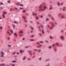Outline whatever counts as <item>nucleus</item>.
<instances>
[{
    "label": "nucleus",
    "mask_w": 66,
    "mask_h": 66,
    "mask_svg": "<svg viewBox=\"0 0 66 66\" xmlns=\"http://www.w3.org/2000/svg\"><path fill=\"white\" fill-rule=\"evenodd\" d=\"M53 26H54V25H52V27H50V28L51 29H53Z\"/></svg>",
    "instance_id": "39448f33"
},
{
    "label": "nucleus",
    "mask_w": 66,
    "mask_h": 66,
    "mask_svg": "<svg viewBox=\"0 0 66 66\" xmlns=\"http://www.w3.org/2000/svg\"><path fill=\"white\" fill-rule=\"evenodd\" d=\"M15 65V64H12V66H14Z\"/></svg>",
    "instance_id": "603ef678"
},
{
    "label": "nucleus",
    "mask_w": 66,
    "mask_h": 66,
    "mask_svg": "<svg viewBox=\"0 0 66 66\" xmlns=\"http://www.w3.org/2000/svg\"><path fill=\"white\" fill-rule=\"evenodd\" d=\"M52 19H53V20H54V19H53V17H52Z\"/></svg>",
    "instance_id": "4d7b16f0"
},
{
    "label": "nucleus",
    "mask_w": 66,
    "mask_h": 66,
    "mask_svg": "<svg viewBox=\"0 0 66 66\" xmlns=\"http://www.w3.org/2000/svg\"><path fill=\"white\" fill-rule=\"evenodd\" d=\"M40 17H41V18H42V17H43V16L42 15L40 16Z\"/></svg>",
    "instance_id": "6e6d98bb"
},
{
    "label": "nucleus",
    "mask_w": 66,
    "mask_h": 66,
    "mask_svg": "<svg viewBox=\"0 0 66 66\" xmlns=\"http://www.w3.org/2000/svg\"><path fill=\"white\" fill-rule=\"evenodd\" d=\"M12 11H14V9L12 10V8H11V9H10V11H12Z\"/></svg>",
    "instance_id": "f704fd0d"
},
{
    "label": "nucleus",
    "mask_w": 66,
    "mask_h": 66,
    "mask_svg": "<svg viewBox=\"0 0 66 66\" xmlns=\"http://www.w3.org/2000/svg\"><path fill=\"white\" fill-rule=\"evenodd\" d=\"M54 50H55V52H56V50L55 49V48Z\"/></svg>",
    "instance_id": "864d4df0"
},
{
    "label": "nucleus",
    "mask_w": 66,
    "mask_h": 66,
    "mask_svg": "<svg viewBox=\"0 0 66 66\" xmlns=\"http://www.w3.org/2000/svg\"><path fill=\"white\" fill-rule=\"evenodd\" d=\"M41 26L42 28H43V26L42 25H41Z\"/></svg>",
    "instance_id": "680f3d73"
},
{
    "label": "nucleus",
    "mask_w": 66,
    "mask_h": 66,
    "mask_svg": "<svg viewBox=\"0 0 66 66\" xmlns=\"http://www.w3.org/2000/svg\"><path fill=\"white\" fill-rule=\"evenodd\" d=\"M2 55L1 56V57H3V56H4V55Z\"/></svg>",
    "instance_id": "cd10ccee"
},
{
    "label": "nucleus",
    "mask_w": 66,
    "mask_h": 66,
    "mask_svg": "<svg viewBox=\"0 0 66 66\" xmlns=\"http://www.w3.org/2000/svg\"><path fill=\"white\" fill-rule=\"evenodd\" d=\"M50 60V59H47L45 61H49Z\"/></svg>",
    "instance_id": "e433bc0d"
},
{
    "label": "nucleus",
    "mask_w": 66,
    "mask_h": 66,
    "mask_svg": "<svg viewBox=\"0 0 66 66\" xmlns=\"http://www.w3.org/2000/svg\"><path fill=\"white\" fill-rule=\"evenodd\" d=\"M60 38L62 40H63V39H64V37H63V36H61L60 37Z\"/></svg>",
    "instance_id": "7ed1b4c3"
},
{
    "label": "nucleus",
    "mask_w": 66,
    "mask_h": 66,
    "mask_svg": "<svg viewBox=\"0 0 66 66\" xmlns=\"http://www.w3.org/2000/svg\"><path fill=\"white\" fill-rule=\"evenodd\" d=\"M0 29H1V30H2V27H0Z\"/></svg>",
    "instance_id": "a18cd8bd"
},
{
    "label": "nucleus",
    "mask_w": 66,
    "mask_h": 66,
    "mask_svg": "<svg viewBox=\"0 0 66 66\" xmlns=\"http://www.w3.org/2000/svg\"><path fill=\"white\" fill-rule=\"evenodd\" d=\"M13 28H15V26H14V25H13Z\"/></svg>",
    "instance_id": "79ce46f5"
},
{
    "label": "nucleus",
    "mask_w": 66,
    "mask_h": 66,
    "mask_svg": "<svg viewBox=\"0 0 66 66\" xmlns=\"http://www.w3.org/2000/svg\"><path fill=\"white\" fill-rule=\"evenodd\" d=\"M23 33V32L22 31V30H21L19 32L20 33Z\"/></svg>",
    "instance_id": "4468645a"
},
{
    "label": "nucleus",
    "mask_w": 66,
    "mask_h": 66,
    "mask_svg": "<svg viewBox=\"0 0 66 66\" xmlns=\"http://www.w3.org/2000/svg\"><path fill=\"white\" fill-rule=\"evenodd\" d=\"M47 66H49V64H48L47 65Z\"/></svg>",
    "instance_id": "774afa93"
},
{
    "label": "nucleus",
    "mask_w": 66,
    "mask_h": 66,
    "mask_svg": "<svg viewBox=\"0 0 66 66\" xmlns=\"http://www.w3.org/2000/svg\"><path fill=\"white\" fill-rule=\"evenodd\" d=\"M14 35L15 36H17V34L16 33H14Z\"/></svg>",
    "instance_id": "423d86ee"
},
{
    "label": "nucleus",
    "mask_w": 66,
    "mask_h": 66,
    "mask_svg": "<svg viewBox=\"0 0 66 66\" xmlns=\"http://www.w3.org/2000/svg\"><path fill=\"white\" fill-rule=\"evenodd\" d=\"M16 10H17L18 9L16 8H14Z\"/></svg>",
    "instance_id": "58836bf2"
},
{
    "label": "nucleus",
    "mask_w": 66,
    "mask_h": 66,
    "mask_svg": "<svg viewBox=\"0 0 66 66\" xmlns=\"http://www.w3.org/2000/svg\"><path fill=\"white\" fill-rule=\"evenodd\" d=\"M60 4V5H62L63 4V3H61V4Z\"/></svg>",
    "instance_id": "3c124183"
},
{
    "label": "nucleus",
    "mask_w": 66,
    "mask_h": 66,
    "mask_svg": "<svg viewBox=\"0 0 66 66\" xmlns=\"http://www.w3.org/2000/svg\"><path fill=\"white\" fill-rule=\"evenodd\" d=\"M39 35H40V36H42V35L40 34H39Z\"/></svg>",
    "instance_id": "bf43d9fd"
},
{
    "label": "nucleus",
    "mask_w": 66,
    "mask_h": 66,
    "mask_svg": "<svg viewBox=\"0 0 66 66\" xmlns=\"http://www.w3.org/2000/svg\"><path fill=\"white\" fill-rule=\"evenodd\" d=\"M30 27H31V28L32 30H34V29L33 27H32L31 26H30Z\"/></svg>",
    "instance_id": "b1692460"
},
{
    "label": "nucleus",
    "mask_w": 66,
    "mask_h": 66,
    "mask_svg": "<svg viewBox=\"0 0 66 66\" xmlns=\"http://www.w3.org/2000/svg\"><path fill=\"white\" fill-rule=\"evenodd\" d=\"M1 54H2V55H4V52H3L2 51Z\"/></svg>",
    "instance_id": "0eeeda50"
},
{
    "label": "nucleus",
    "mask_w": 66,
    "mask_h": 66,
    "mask_svg": "<svg viewBox=\"0 0 66 66\" xmlns=\"http://www.w3.org/2000/svg\"><path fill=\"white\" fill-rule=\"evenodd\" d=\"M42 6V5H41L39 7V11H43L45 10V9H47L46 7L45 6L44 7V8L43 9H42L43 7H41Z\"/></svg>",
    "instance_id": "f257e3e1"
},
{
    "label": "nucleus",
    "mask_w": 66,
    "mask_h": 66,
    "mask_svg": "<svg viewBox=\"0 0 66 66\" xmlns=\"http://www.w3.org/2000/svg\"><path fill=\"white\" fill-rule=\"evenodd\" d=\"M53 23V22H50V23L52 24Z\"/></svg>",
    "instance_id": "ea45409f"
},
{
    "label": "nucleus",
    "mask_w": 66,
    "mask_h": 66,
    "mask_svg": "<svg viewBox=\"0 0 66 66\" xmlns=\"http://www.w3.org/2000/svg\"><path fill=\"white\" fill-rule=\"evenodd\" d=\"M4 66V64H1V66Z\"/></svg>",
    "instance_id": "5701e85b"
},
{
    "label": "nucleus",
    "mask_w": 66,
    "mask_h": 66,
    "mask_svg": "<svg viewBox=\"0 0 66 66\" xmlns=\"http://www.w3.org/2000/svg\"><path fill=\"white\" fill-rule=\"evenodd\" d=\"M38 17H37L36 18V19H38Z\"/></svg>",
    "instance_id": "4c0bfd02"
},
{
    "label": "nucleus",
    "mask_w": 66,
    "mask_h": 66,
    "mask_svg": "<svg viewBox=\"0 0 66 66\" xmlns=\"http://www.w3.org/2000/svg\"><path fill=\"white\" fill-rule=\"evenodd\" d=\"M28 52H31V51H28Z\"/></svg>",
    "instance_id": "e2e57ef3"
},
{
    "label": "nucleus",
    "mask_w": 66,
    "mask_h": 66,
    "mask_svg": "<svg viewBox=\"0 0 66 66\" xmlns=\"http://www.w3.org/2000/svg\"><path fill=\"white\" fill-rule=\"evenodd\" d=\"M22 17L23 18H24V19H26V18L24 17V16H23Z\"/></svg>",
    "instance_id": "412c9836"
},
{
    "label": "nucleus",
    "mask_w": 66,
    "mask_h": 66,
    "mask_svg": "<svg viewBox=\"0 0 66 66\" xmlns=\"http://www.w3.org/2000/svg\"><path fill=\"white\" fill-rule=\"evenodd\" d=\"M38 52H40V50H38Z\"/></svg>",
    "instance_id": "c85d7f7f"
},
{
    "label": "nucleus",
    "mask_w": 66,
    "mask_h": 66,
    "mask_svg": "<svg viewBox=\"0 0 66 66\" xmlns=\"http://www.w3.org/2000/svg\"><path fill=\"white\" fill-rule=\"evenodd\" d=\"M54 45H55V44H53L52 45V46H53V47H54Z\"/></svg>",
    "instance_id": "c03bdc74"
},
{
    "label": "nucleus",
    "mask_w": 66,
    "mask_h": 66,
    "mask_svg": "<svg viewBox=\"0 0 66 66\" xmlns=\"http://www.w3.org/2000/svg\"><path fill=\"white\" fill-rule=\"evenodd\" d=\"M19 9L20 10H22V9H23V8H20Z\"/></svg>",
    "instance_id": "c756f323"
},
{
    "label": "nucleus",
    "mask_w": 66,
    "mask_h": 66,
    "mask_svg": "<svg viewBox=\"0 0 66 66\" xmlns=\"http://www.w3.org/2000/svg\"><path fill=\"white\" fill-rule=\"evenodd\" d=\"M14 23H18L16 21H14Z\"/></svg>",
    "instance_id": "6ab92c4d"
},
{
    "label": "nucleus",
    "mask_w": 66,
    "mask_h": 66,
    "mask_svg": "<svg viewBox=\"0 0 66 66\" xmlns=\"http://www.w3.org/2000/svg\"><path fill=\"white\" fill-rule=\"evenodd\" d=\"M42 33L43 34H44V32L43 30H42Z\"/></svg>",
    "instance_id": "aec40b11"
},
{
    "label": "nucleus",
    "mask_w": 66,
    "mask_h": 66,
    "mask_svg": "<svg viewBox=\"0 0 66 66\" xmlns=\"http://www.w3.org/2000/svg\"><path fill=\"white\" fill-rule=\"evenodd\" d=\"M17 54H19V53H18V52H17Z\"/></svg>",
    "instance_id": "338daca9"
},
{
    "label": "nucleus",
    "mask_w": 66,
    "mask_h": 66,
    "mask_svg": "<svg viewBox=\"0 0 66 66\" xmlns=\"http://www.w3.org/2000/svg\"><path fill=\"white\" fill-rule=\"evenodd\" d=\"M49 48V49H50L51 48V46H50L49 47H48Z\"/></svg>",
    "instance_id": "473e14b6"
},
{
    "label": "nucleus",
    "mask_w": 66,
    "mask_h": 66,
    "mask_svg": "<svg viewBox=\"0 0 66 66\" xmlns=\"http://www.w3.org/2000/svg\"><path fill=\"white\" fill-rule=\"evenodd\" d=\"M41 46H42V45H40L39 46H37V48H40Z\"/></svg>",
    "instance_id": "ddd939ff"
},
{
    "label": "nucleus",
    "mask_w": 66,
    "mask_h": 66,
    "mask_svg": "<svg viewBox=\"0 0 66 66\" xmlns=\"http://www.w3.org/2000/svg\"><path fill=\"white\" fill-rule=\"evenodd\" d=\"M25 48H28V46H26Z\"/></svg>",
    "instance_id": "5fc2aeb1"
},
{
    "label": "nucleus",
    "mask_w": 66,
    "mask_h": 66,
    "mask_svg": "<svg viewBox=\"0 0 66 66\" xmlns=\"http://www.w3.org/2000/svg\"><path fill=\"white\" fill-rule=\"evenodd\" d=\"M19 6H23L22 4H20L19 5Z\"/></svg>",
    "instance_id": "4be33fe9"
},
{
    "label": "nucleus",
    "mask_w": 66,
    "mask_h": 66,
    "mask_svg": "<svg viewBox=\"0 0 66 66\" xmlns=\"http://www.w3.org/2000/svg\"><path fill=\"white\" fill-rule=\"evenodd\" d=\"M26 56H24V58L22 60H24L25 59H26Z\"/></svg>",
    "instance_id": "1a4fd4ad"
},
{
    "label": "nucleus",
    "mask_w": 66,
    "mask_h": 66,
    "mask_svg": "<svg viewBox=\"0 0 66 66\" xmlns=\"http://www.w3.org/2000/svg\"><path fill=\"white\" fill-rule=\"evenodd\" d=\"M30 41H34V39H30Z\"/></svg>",
    "instance_id": "72a5a7b5"
},
{
    "label": "nucleus",
    "mask_w": 66,
    "mask_h": 66,
    "mask_svg": "<svg viewBox=\"0 0 66 66\" xmlns=\"http://www.w3.org/2000/svg\"><path fill=\"white\" fill-rule=\"evenodd\" d=\"M7 33H8V34H9V35H11V34H10V32H9V31H7Z\"/></svg>",
    "instance_id": "f8f14e48"
},
{
    "label": "nucleus",
    "mask_w": 66,
    "mask_h": 66,
    "mask_svg": "<svg viewBox=\"0 0 66 66\" xmlns=\"http://www.w3.org/2000/svg\"><path fill=\"white\" fill-rule=\"evenodd\" d=\"M53 38V37H52L51 36H50V39H52Z\"/></svg>",
    "instance_id": "bb28decb"
},
{
    "label": "nucleus",
    "mask_w": 66,
    "mask_h": 66,
    "mask_svg": "<svg viewBox=\"0 0 66 66\" xmlns=\"http://www.w3.org/2000/svg\"><path fill=\"white\" fill-rule=\"evenodd\" d=\"M16 53V52H14V53H13V54H15V53Z\"/></svg>",
    "instance_id": "49530a36"
},
{
    "label": "nucleus",
    "mask_w": 66,
    "mask_h": 66,
    "mask_svg": "<svg viewBox=\"0 0 66 66\" xmlns=\"http://www.w3.org/2000/svg\"><path fill=\"white\" fill-rule=\"evenodd\" d=\"M37 45H39V43L38 42H37Z\"/></svg>",
    "instance_id": "13d9d810"
},
{
    "label": "nucleus",
    "mask_w": 66,
    "mask_h": 66,
    "mask_svg": "<svg viewBox=\"0 0 66 66\" xmlns=\"http://www.w3.org/2000/svg\"><path fill=\"white\" fill-rule=\"evenodd\" d=\"M56 46H57L59 47H60V46L59 45V43H57L55 45Z\"/></svg>",
    "instance_id": "20e7f679"
},
{
    "label": "nucleus",
    "mask_w": 66,
    "mask_h": 66,
    "mask_svg": "<svg viewBox=\"0 0 66 66\" xmlns=\"http://www.w3.org/2000/svg\"><path fill=\"white\" fill-rule=\"evenodd\" d=\"M60 3H59V2H58L57 3V5H58V6H60Z\"/></svg>",
    "instance_id": "9d476101"
},
{
    "label": "nucleus",
    "mask_w": 66,
    "mask_h": 66,
    "mask_svg": "<svg viewBox=\"0 0 66 66\" xmlns=\"http://www.w3.org/2000/svg\"><path fill=\"white\" fill-rule=\"evenodd\" d=\"M61 18H64V16L63 15H62Z\"/></svg>",
    "instance_id": "a211bd4d"
},
{
    "label": "nucleus",
    "mask_w": 66,
    "mask_h": 66,
    "mask_svg": "<svg viewBox=\"0 0 66 66\" xmlns=\"http://www.w3.org/2000/svg\"><path fill=\"white\" fill-rule=\"evenodd\" d=\"M39 42L40 43H43V42H41V41H40Z\"/></svg>",
    "instance_id": "09e8293b"
},
{
    "label": "nucleus",
    "mask_w": 66,
    "mask_h": 66,
    "mask_svg": "<svg viewBox=\"0 0 66 66\" xmlns=\"http://www.w3.org/2000/svg\"><path fill=\"white\" fill-rule=\"evenodd\" d=\"M24 12H26V11L25 10H24L23 11V12L24 13Z\"/></svg>",
    "instance_id": "a878e982"
},
{
    "label": "nucleus",
    "mask_w": 66,
    "mask_h": 66,
    "mask_svg": "<svg viewBox=\"0 0 66 66\" xmlns=\"http://www.w3.org/2000/svg\"><path fill=\"white\" fill-rule=\"evenodd\" d=\"M34 37V36L32 35L30 37Z\"/></svg>",
    "instance_id": "c9c22d12"
},
{
    "label": "nucleus",
    "mask_w": 66,
    "mask_h": 66,
    "mask_svg": "<svg viewBox=\"0 0 66 66\" xmlns=\"http://www.w3.org/2000/svg\"><path fill=\"white\" fill-rule=\"evenodd\" d=\"M32 15L34 16H36V13H34V12H32Z\"/></svg>",
    "instance_id": "f03ea898"
},
{
    "label": "nucleus",
    "mask_w": 66,
    "mask_h": 66,
    "mask_svg": "<svg viewBox=\"0 0 66 66\" xmlns=\"http://www.w3.org/2000/svg\"><path fill=\"white\" fill-rule=\"evenodd\" d=\"M17 5H19V3H18L16 4Z\"/></svg>",
    "instance_id": "7c9ffc66"
},
{
    "label": "nucleus",
    "mask_w": 66,
    "mask_h": 66,
    "mask_svg": "<svg viewBox=\"0 0 66 66\" xmlns=\"http://www.w3.org/2000/svg\"><path fill=\"white\" fill-rule=\"evenodd\" d=\"M52 9V7H50V8L49 9V10H51Z\"/></svg>",
    "instance_id": "2f4dec72"
},
{
    "label": "nucleus",
    "mask_w": 66,
    "mask_h": 66,
    "mask_svg": "<svg viewBox=\"0 0 66 66\" xmlns=\"http://www.w3.org/2000/svg\"><path fill=\"white\" fill-rule=\"evenodd\" d=\"M39 60H41V58H40L39 59Z\"/></svg>",
    "instance_id": "052dcab7"
},
{
    "label": "nucleus",
    "mask_w": 66,
    "mask_h": 66,
    "mask_svg": "<svg viewBox=\"0 0 66 66\" xmlns=\"http://www.w3.org/2000/svg\"><path fill=\"white\" fill-rule=\"evenodd\" d=\"M8 2V3H10V1H9Z\"/></svg>",
    "instance_id": "a19ab883"
},
{
    "label": "nucleus",
    "mask_w": 66,
    "mask_h": 66,
    "mask_svg": "<svg viewBox=\"0 0 66 66\" xmlns=\"http://www.w3.org/2000/svg\"><path fill=\"white\" fill-rule=\"evenodd\" d=\"M0 5H2L3 4L2 3V2H0Z\"/></svg>",
    "instance_id": "393cba45"
},
{
    "label": "nucleus",
    "mask_w": 66,
    "mask_h": 66,
    "mask_svg": "<svg viewBox=\"0 0 66 66\" xmlns=\"http://www.w3.org/2000/svg\"><path fill=\"white\" fill-rule=\"evenodd\" d=\"M9 31H10L11 32V33H13V31L12 30H9Z\"/></svg>",
    "instance_id": "6e6552de"
},
{
    "label": "nucleus",
    "mask_w": 66,
    "mask_h": 66,
    "mask_svg": "<svg viewBox=\"0 0 66 66\" xmlns=\"http://www.w3.org/2000/svg\"><path fill=\"white\" fill-rule=\"evenodd\" d=\"M34 50L35 51H36L37 50H35H35Z\"/></svg>",
    "instance_id": "69168bd1"
},
{
    "label": "nucleus",
    "mask_w": 66,
    "mask_h": 66,
    "mask_svg": "<svg viewBox=\"0 0 66 66\" xmlns=\"http://www.w3.org/2000/svg\"><path fill=\"white\" fill-rule=\"evenodd\" d=\"M2 15L3 18H4V17H5V16H4V14H2Z\"/></svg>",
    "instance_id": "dca6fc26"
},
{
    "label": "nucleus",
    "mask_w": 66,
    "mask_h": 66,
    "mask_svg": "<svg viewBox=\"0 0 66 66\" xmlns=\"http://www.w3.org/2000/svg\"><path fill=\"white\" fill-rule=\"evenodd\" d=\"M12 62H13V63H14V62H16V61H12Z\"/></svg>",
    "instance_id": "37998d69"
},
{
    "label": "nucleus",
    "mask_w": 66,
    "mask_h": 66,
    "mask_svg": "<svg viewBox=\"0 0 66 66\" xmlns=\"http://www.w3.org/2000/svg\"><path fill=\"white\" fill-rule=\"evenodd\" d=\"M3 13L4 14H6V12L4 11L3 12Z\"/></svg>",
    "instance_id": "9b49d317"
},
{
    "label": "nucleus",
    "mask_w": 66,
    "mask_h": 66,
    "mask_svg": "<svg viewBox=\"0 0 66 66\" xmlns=\"http://www.w3.org/2000/svg\"><path fill=\"white\" fill-rule=\"evenodd\" d=\"M66 9V7H63V11H65V9Z\"/></svg>",
    "instance_id": "f3484780"
},
{
    "label": "nucleus",
    "mask_w": 66,
    "mask_h": 66,
    "mask_svg": "<svg viewBox=\"0 0 66 66\" xmlns=\"http://www.w3.org/2000/svg\"><path fill=\"white\" fill-rule=\"evenodd\" d=\"M24 52V51H20V53H22V52Z\"/></svg>",
    "instance_id": "2eb2a0df"
},
{
    "label": "nucleus",
    "mask_w": 66,
    "mask_h": 66,
    "mask_svg": "<svg viewBox=\"0 0 66 66\" xmlns=\"http://www.w3.org/2000/svg\"><path fill=\"white\" fill-rule=\"evenodd\" d=\"M47 20H49V19H47L46 20V21H47Z\"/></svg>",
    "instance_id": "de8ad7c7"
},
{
    "label": "nucleus",
    "mask_w": 66,
    "mask_h": 66,
    "mask_svg": "<svg viewBox=\"0 0 66 66\" xmlns=\"http://www.w3.org/2000/svg\"><path fill=\"white\" fill-rule=\"evenodd\" d=\"M29 54H31V55H32V53H29Z\"/></svg>",
    "instance_id": "8fccbe9b"
},
{
    "label": "nucleus",
    "mask_w": 66,
    "mask_h": 66,
    "mask_svg": "<svg viewBox=\"0 0 66 66\" xmlns=\"http://www.w3.org/2000/svg\"><path fill=\"white\" fill-rule=\"evenodd\" d=\"M8 46L9 47H11V46L10 45H8Z\"/></svg>",
    "instance_id": "0e129e2a"
}]
</instances>
